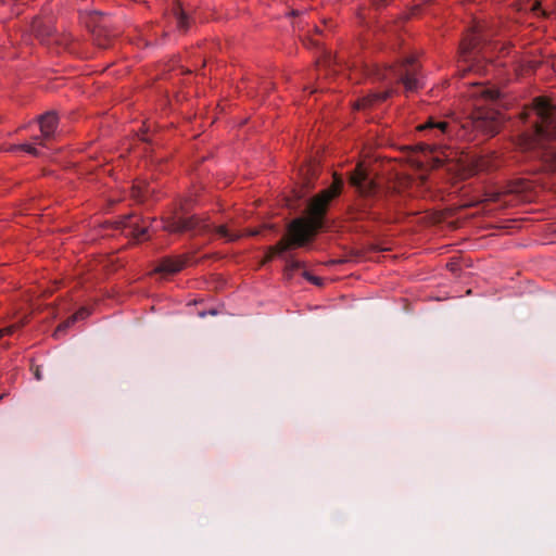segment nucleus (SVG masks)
Returning a JSON list of instances; mask_svg holds the SVG:
<instances>
[{"instance_id":"5","label":"nucleus","mask_w":556,"mask_h":556,"mask_svg":"<svg viewBox=\"0 0 556 556\" xmlns=\"http://www.w3.org/2000/svg\"><path fill=\"white\" fill-rule=\"evenodd\" d=\"M417 129L426 132L429 139L437 140L438 143H441L445 139L452 138L458 130V125L455 122L429 117L428 121L419 125Z\"/></svg>"},{"instance_id":"27","label":"nucleus","mask_w":556,"mask_h":556,"mask_svg":"<svg viewBox=\"0 0 556 556\" xmlns=\"http://www.w3.org/2000/svg\"><path fill=\"white\" fill-rule=\"evenodd\" d=\"M388 3V0H375L376 5H386Z\"/></svg>"},{"instance_id":"21","label":"nucleus","mask_w":556,"mask_h":556,"mask_svg":"<svg viewBox=\"0 0 556 556\" xmlns=\"http://www.w3.org/2000/svg\"><path fill=\"white\" fill-rule=\"evenodd\" d=\"M75 323H76L75 318L73 316H71L65 321H63L61 325H59L58 329L54 332V336L59 337V334L61 332L65 331L67 328H70Z\"/></svg>"},{"instance_id":"23","label":"nucleus","mask_w":556,"mask_h":556,"mask_svg":"<svg viewBox=\"0 0 556 556\" xmlns=\"http://www.w3.org/2000/svg\"><path fill=\"white\" fill-rule=\"evenodd\" d=\"M16 329V326H9L5 328L0 329V339L4 336L12 334Z\"/></svg>"},{"instance_id":"1","label":"nucleus","mask_w":556,"mask_h":556,"mask_svg":"<svg viewBox=\"0 0 556 556\" xmlns=\"http://www.w3.org/2000/svg\"><path fill=\"white\" fill-rule=\"evenodd\" d=\"M342 187V178L334 174L332 185L311 199L307 205V216L293 219L288 225L287 235L267 249L262 265L276 256L282 257L291 249L308 243L324 227L330 202L341 193Z\"/></svg>"},{"instance_id":"31","label":"nucleus","mask_w":556,"mask_h":556,"mask_svg":"<svg viewBox=\"0 0 556 556\" xmlns=\"http://www.w3.org/2000/svg\"><path fill=\"white\" fill-rule=\"evenodd\" d=\"M257 233H258L257 230H252V231L249 232L250 236H256Z\"/></svg>"},{"instance_id":"14","label":"nucleus","mask_w":556,"mask_h":556,"mask_svg":"<svg viewBox=\"0 0 556 556\" xmlns=\"http://www.w3.org/2000/svg\"><path fill=\"white\" fill-rule=\"evenodd\" d=\"M390 97V91L375 92L357 102V109H366L376 102L386 101Z\"/></svg>"},{"instance_id":"33","label":"nucleus","mask_w":556,"mask_h":556,"mask_svg":"<svg viewBox=\"0 0 556 556\" xmlns=\"http://www.w3.org/2000/svg\"><path fill=\"white\" fill-rule=\"evenodd\" d=\"M0 399H2V395H0Z\"/></svg>"},{"instance_id":"4","label":"nucleus","mask_w":556,"mask_h":556,"mask_svg":"<svg viewBox=\"0 0 556 556\" xmlns=\"http://www.w3.org/2000/svg\"><path fill=\"white\" fill-rule=\"evenodd\" d=\"M381 79H394L402 83L406 91L413 92L421 87L419 65L414 56H406L396 65H391L380 74Z\"/></svg>"},{"instance_id":"28","label":"nucleus","mask_w":556,"mask_h":556,"mask_svg":"<svg viewBox=\"0 0 556 556\" xmlns=\"http://www.w3.org/2000/svg\"><path fill=\"white\" fill-rule=\"evenodd\" d=\"M311 282L315 283V285H321V279L320 278H317V277H314L313 280H311Z\"/></svg>"},{"instance_id":"22","label":"nucleus","mask_w":556,"mask_h":556,"mask_svg":"<svg viewBox=\"0 0 556 556\" xmlns=\"http://www.w3.org/2000/svg\"><path fill=\"white\" fill-rule=\"evenodd\" d=\"M90 315V311L87 308V307H81L79 308L74 315L73 317L75 318V320H83L85 318H87L88 316Z\"/></svg>"},{"instance_id":"2","label":"nucleus","mask_w":556,"mask_h":556,"mask_svg":"<svg viewBox=\"0 0 556 556\" xmlns=\"http://www.w3.org/2000/svg\"><path fill=\"white\" fill-rule=\"evenodd\" d=\"M534 113L538 119L532 124L531 134L528 135V148H534L544 140L556 138V106L547 99L538 97L532 106L525 109L522 119H528Z\"/></svg>"},{"instance_id":"19","label":"nucleus","mask_w":556,"mask_h":556,"mask_svg":"<svg viewBox=\"0 0 556 556\" xmlns=\"http://www.w3.org/2000/svg\"><path fill=\"white\" fill-rule=\"evenodd\" d=\"M17 150H23L34 156H38L39 155V151L37 150V148H35L34 146L31 144H28V143H23V144H18V146H12L10 148V151H17Z\"/></svg>"},{"instance_id":"8","label":"nucleus","mask_w":556,"mask_h":556,"mask_svg":"<svg viewBox=\"0 0 556 556\" xmlns=\"http://www.w3.org/2000/svg\"><path fill=\"white\" fill-rule=\"evenodd\" d=\"M88 27L91 28L97 45L102 48H106L111 38V35L108 30L106 20L103 13L93 12L89 16V21L87 22Z\"/></svg>"},{"instance_id":"16","label":"nucleus","mask_w":556,"mask_h":556,"mask_svg":"<svg viewBox=\"0 0 556 556\" xmlns=\"http://www.w3.org/2000/svg\"><path fill=\"white\" fill-rule=\"evenodd\" d=\"M215 232L220 237L225 238L228 242H233L241 238L240 233L230 232L226 226L215 227Z\"/></svg>"},{"instance_id":"12","label":"nucleus","mask_w":556,"mask_h":556,"mask_svg":"<svg viewBox=\"0 0 556 556\" xmlns=\"http://www.w3.org/2000/svg\"><path fill=\"white\" fill-rule=\"evenodd\" d=\"M122 225L126 236H131L135 239H143L148 231L147 227L139 226L138 219H134V216H126Z\"/></svg>"},{"instance_id":"7","label":"nucleus","mask_w":556,"mask_h":556,"mask_svg":"<svg viewBox=\"0 0 556 556\" xmlns=\"http://www.w3.org/2000/svg\"><path fill=\"white\" fill-rule=\"evenodd\" d=\"M485 39L483 26L475 25L460 43V55L465 61L475 59L480 52V46Z\"/></svg>"},{"instance_id":"30","label":"nucleus","mask_w":556,"mask_h":556,"mask_svg":"<svg viewBox=\"0 0 556 556\" xmlns=\"http://www.w3.org/2000/svg\"><path fill=\"white\" fill-rule=\"evenodd\" d=\"M269 86H271V84L265 83L262 88H263L264 91H267Z\"/></svg>"},{"instance_id":"13","label":"nucleus","mask_w":556,"mask_h":556,"mask_svg":"<svg viewBox=\"0 0 556 556\" xmlns=\"http://www.w3.org/2000/svg\"><path fill=\"white\" fill-rule=\"evenodd\" d=\"M185 266V262L180 258H163L155 268L156 273L161 274H176L180 271Z\"/></svg>"},{"instance_id":"25","label":"nucleus","mask_w":556,"mask_h":556,"mask_svg":"<svg viewBox=\"0 0 556 556\" xmlns=\"http://www.w3.org/2000/svg\"><path fill=\"white\" fill-rule=\"evenodd\" d=\"M34 142L37 143V144H40V146H45L43 141L46 139L42 138V135L41 136H36L33 138Z\"/></svg>"},{"instance_id":"3","label":"nucleus","mask_w":556,"mask_h":556,"mask_svg":"<svg viewBox=\"0 0 556 556\" xmlns=\"http://www.w3.org/2000/svg\"><path fill=\"white\" fill-rule=\"evenodd\" d=\"M469 117L462 124L463 137L473 140L479 134L494 136L501 126L500 113L492 108H483L478 103Z\"/></svg>"},{"instance_id":"24","label":"nucleus","mask_w":556,"mask_h":556,"mask_svg":"<svg viewBox=\"0 0 556 556\" xmlns=\"http://www.w3.org/2000/svg\"><path fill=\"white\" fill-rule=\"evenodd\" d=\"M16 329V326H9L5 328L0 329V339L4 336L12 334Z\"/></svg>"},{"instance_id":"20","label":"nucleus","mask_w":556,"mask_h":556,"mask_svg":"<svg viewBox=\"0 0 556 556\" xmlns=\"http://www.w3.org/2000/svg\"><path fill=\"white\" fill-rule=\"evenodd\" d=\"M477 167L478 169L480 170H489V169H492L494 167L497 166V164H495V161H490L488 160V157L485 156H481L478 161H477Z\"/></svg>"},{"instance_id":"11","label":"nucleus","mask_w":556,"mask_h":556,"mask_svg":"<svg viewBox=\"0 0 556 556\" xmlns=\"http://www.w3.org/2000/svg\"><path fill=\"white\" fill-rule=\"evenodd\" d=\"M469 96L477 101L483 100L486 102H494L500 97V91L492 87L484 84H476L472 86L471 91Z\"/></svg>"},{"instance_id":"26","label":"nucleus","mask_w":556,"mask_h":556,"mask_svg":"<svg viewBox=\"0 0 556 556\" xmlns=\"http://www.w3.org/2000/svg\"><path fill=\"white\" fill-rule=\"evenodd\" d=\"M302 275H303V277H304L305 279H307L308 281H311V280H313V279H314V276H312V275H311L308 271H306V270H304Z\"/></svg>"},{"instance_id":"15","label":"nucleus","mask_w":556,"mask_h":556,"mask_svg":"<svg viewBox=\"0 0 556 556\" xmlns=\"http://www.w3.org/2000/svg\"><path fill=\"white\" fill-rule=\"evenodd\" d=\"M286 262L285 275L288 279H291L293 273L303 267V263L299 260H295L292 255H283L282 256Z\"/></svg>"},{"instance_id":"32","label":"nucleus","mask_w":556,"mask_h":556,"mask_svg":"<svg viewBox=\"0 0 556 556\" xmlns=\"http://www.w3.org/2000/svg\"><path fill=\"white\" fill-rule=\"evenodd\" d=\"M539 7H540V3H539V2H535V3L533 4L532 10H536Z\"/></svg>"},{"instance_id":"29","label":"nucleus","mask_w":556,"mask_h":556,"mask_svg":"<svg viewBox=\"0 0 556 556\" xmlns=\"http://www.w3.org/2000/svg\"><path fill=\"white\" fill-rule=\"evenodd\" d=\"M35 377H36V379H37V380H41V379H42V377H41V374H40L39 369H37V370H36V372H35Z\"/></svg>"},{"instance_id":"18","label":"nucleus","mask_w":556,"mask_h":556,"mask_svg":"<svg viewBox=\"0 0 556 556\" xmlns=\"http://www.w3.org/2000/svg\"><path fill=\"white\" fill-rule=\"evenodd\" d=\"M150 192H152V190L150 189L149 186H144V187L136 186V187L132 188V195H134V198H136L139 201H143L144 198Z\"/></svg>"},{"instance_id":"6","label":"nucleus","mask_w":556,"mask_h":556,"mask_svg":"<svg viewBox=\"0 0 556 556\" xmlns=\"http://www.w3.org/2000/svg\"><path fill=\"white\" fill-rule=\"evenodd\" d=\"M163 228L169 232H186L197 230L206 232L211 229L210 225L197 216L182 217L175 216L164 220Z\"/></svg>"},{"instance_id":"9","label":"nucleus","mask_w":556,"mask_h":556,"mask_svg":"<svg viewBox=\"0 0 556 556\" xmlns=\"http://www.w3.org/2000/svg\"><path fill=\"white\" fill-rule=\"evenodd\" d=\"M350 184L362 194L371 195L376 192L377 185L369 178L362 165H357L350 176Z\"/></svg>"},{"instance_id":"17","label":"nucleus","mask_w":556,"mask_h":556,"mask_svg":"<svg viewBox=\"0 0 556 556\" xmlns=\"http://www.w3.org/2000/svg\"><path fill=\"white\" fill-rule=\"evenodd\" d=\"M176 24L179 30L186 31L189 28V18L181 10L176 13Z\"/></svg>"},{"instance_id":"10","label":"nucleus","mask_w":556,"mask_h":556,"mask_svg":"<svg viewBox=\"0 0 556 556\" xmlns=\"http://www.w3.org/2000/svg\"><path fill=\"white\" fill-rule=\"evenodd\" d=\"M58 122L59 118L54 111L46 112L45 114L38 117V123L43 139L49 140L53 137L54 131L58 127Z\"/></svg>"}]
</instances>
